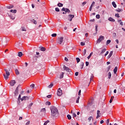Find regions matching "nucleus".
Returning <instances> with one entry per match:
<instances>
[{
    "instance_id": "obj_22",
    "label": "nucleus",
    "mask_w": 125,
    "mask_h": 125,
    "mask_svg": "<svg viewBox=\"0 0 125 125\" xmlns=\"http://www.w3.org/2000/svg\"><path fill=\"white\" fill-rule=\"evenodd\" d=\"M64 77V73L63 72H62L61 75H60V79H63V78Z\"/></svg>"
},
{
    "instance_id": "obj_46",
    "label": "nucleus",
    "mask_w": 125,
    "mask_h": 125,
    "mask_svg": "<svg viewBox=\"0 0 125 125\" xmlns=\"http://www.w3.org/2000/svg\"><path fill=\"white\" fill-rule=\"evenodd\" d=\"M96 17L97 19H99L100 18V15L99 14H98L96 16Z\"/></svg>"
},
{
    "instance_id": "obj_29",
    "label": "nucleus",
    "mask_w": 125,
    "mask_h": 125,
    "mask_svg": "<svg viewBox=\"0 0 125 125\" xmlns=\"http://www.w3.org/2000/svg\"><path fill=\"white\" fill-rule=\"evenodd\" d=\"M92 54H93V52H91L90 55L87 57V59H89L91 56H92Z\"/></svg>"
},
{
    "instance_id": "obj_37",
    "label": "nucleus",
    "mask_w": 125,
    "mask_h": 125,
    "mask_svg": "<svg viewBox=\"0 0 125 125\" xmlns=\"http://www.w3.org/2000/svg\"><path fill=\"white\" fill-rule=\"evenodd\" d=\"M30 87L32 89L35 88V84L32 83L30 85Z\"/></svg>"
},
{
    "instance_id": "obj_35",
    "label": "nucleus",
    "mask_w": 125,
    "mask_h": 125,
    "mask_svg": "<svg viewBox=\"0 0 125 125\" xmlns=\"http://www.w3.org/2000/svg\"><path fill=\"white\" fill-rule=\"evenodd\" d=\"M67 117L68 118V120H71V119H72V117L69 114L67 115Z\"/></svg>"
},
{
    "instance_id": "obj_21",
    "label": "nucleus",
    "mask_w": 125,
    "mask_h": 125,
    "mask_svg": "<svg viewBox=\"0 0 125 125\" xmlns=\"http://www.w3.org/2000/svg\"><path fill=\"white\" fill-rule=\"evenodd\" d=\"M83 65H84L83 62H81L80 65V69H83Z\"/></svg>"
},
{
    "instance_id": "obj_61",
    "label": "nucleus",
    "mask_w": 125,
    "mask_h": 125,
    "mask_svg": "<svg viewBox=\"0 0 125 125\" xmlns=\"http://www.w3.org/2000/svg\"><path fill=\"white\" fill-rule=\"evenodd\" d=\"M47 98H51V95H48L47 96Z\"/></svg>"
},
{
    "instance_id": "obj_19",
    "label": "nucleus",
    "mask_w": 125,
    "mask_h": 125,
    "mask_svg": "<svg viewBox=\"0 0 125 125\" xmlns=\"http://www.w3.org/2000/svg\"><path fill=\"white\" fill-rule=\"evenodd\" d=\"M39 48L41 51H45L46 49L43 47H40Z\"/></svg>"
},
{
    "instance_id": "obj_54",
    "label": "nucleus",
    "mask_w": 125,
    "mask_h": 125,
    "mask_svg": "<svg viewBox=\"0 0 125 125\" xmlns=\"http://www.w3.org/2000/svg\"><path fill=\"white\" fill-rule=\"evenodd\" d=\"M82 92V90H80L79 92H78V95L79 96H81V93Z\"/></svg>"
},
{
    "instance_id": "obj_14",
    "label": "nucleus",
    "mask_w": 125,
    "mask_h": 125,
    "mask_svg": "<svg viewBox=\"0 0 125 125\" xmlns=\"http://www.w3.org/2000/svg\"><path fill=\"white\" fill-rule=\"evenodd\" d=\"M112 55H113V51H111L110 52V53L107 57L108 59H109V58H111V57H112Z\"/></svg>"
},
{
    "instance_id": "obj_5",
    "label": "nucleus",
    "mask_w": 125,
    "mask_h": 125,
    "mask_svg": "<svg viewBox=\"0 0 125 125\" xmlns=\"http://www.w3.org/2000/svg\"><path fill=\"white\" fill-rule=\"evenodd\" d=\"M63 70L64 71H66V72H68L69 73L71 72V69L65 65L63 66Z\"/></svg>"
},
{
    "instance_id": "obj_40",
    "label": "nucleus",
    "mask_w": 125,
    "mask_h": 125,
    "mask_svg": "<svg viewBox=\"0 0 125 125\" xmlns=\"http://www.w3.org/2000/svg\"><path fill=\"white\" fill-rule=\"evenodd\" d=\"M110 42H111V41L110 40H107L106 41V45H108V44H109Z\"/></svg>"
},
{
    "instance_id": "obj_31",
    "label": "nucleus",
    "mask_w": 125,
    "mask_h": 125,
    "mask_svg": "<svg viewBox=\"0 0 125 125\" xmlns=\"http://www.w3.org/2000/svg\"><path fill=\"white\" fill-rule=\"evenodd\" d=\"M58 6H59V7H62V6H63V4L61 3H59L58 4Z\"/></svg>"
},
{
    "instance_id": "obj_63",
    "label": "nucleus",
    "mask_w": 125,
    "mask_h": 125,
    "mask_svg": "<svg viewBox=\"0 0 125 125\" xmlns=\"http://www.w3.org/2000/svg\"><path fill=\"white\" fill-rule=\"evenodd\" d=\"M75 76H79V72H75Z\"/></svg>"
},
{
    "instance_id": "obj_3",
    "label": "nucleus",
    "mask_w": 125,
    "mask_h": 125,
    "mask_svg": "<svg viewBox=\"0 0 125 125\" xmlns=\"http://www.w3.org/2000/svg\"><path fill=\"white\" fill-rule=\"evenodd\" d=\"M43 67V65H42V64L39 63L36 65V68L37 69V70H42Z\"/></svg>"
},
{
    "instance_id": "obj_49",
    "label": "nucleus",
    "mask_w": 125,
    "mask_h": 125,
    "mask_svg": "<svg viewBox=\"0 0 125 125\" xmlns=\"http://www.w3.org/2000/svg\"><path fill=\"white\" fill-rule=\"evenodd\" d=\"M80 100V96H79L76 100V103H79V101Z\"/></svg>"
},
{
    "instance_id": "obj_28",
    "label": "nucleus",
    "mask_w": 125,
    "mask_h": 125,
    "mask_svg": "<svg viewBox=\"0 0 125 125\" xmlns=\"http://www.w3.org/2000/svg\"><path fill=\"white\" fill-rule=\"evenodd\" d=\"M116 11H117V12H123V9H120V8H118V9L116 10Z\"/></svg>"
},
{
    "instance_id": "obj_59",
    "label": "nucleus",
    "mask_w": 125,
    "mask_h": 125,
    "mask_svg": "<svg viewBox=\"0 0 125 125\" xmlns=\"http://www.w3.org/2000/svg\"><path fill=\"white\" fill-rule=\"evenodd\" d=\"M84 4H86V1H84L83 3H82V5L83 6H84Z\"/></svg>"
},
{
    "instance_id": "obj_34",
    "label": "nucleus",
    "mask_w": 125,
    "mask_h": 125,
    "mask_svg": "<svg viewBox=\"0 0 125 125\" xmlns=\"http://www.w3.org/2000/svg\"><path fill=\"white\" fill-rule=\"evenodd\" d=\"M45 108H43L41 109V112H43V113H45Z\"/></svg>"
},
{
    "instance_id": "obj_50",
    "label": "nucleus",
    "mask_w": 125,
    "mask_h": 125,
    "mask_svg": "<svg viewBox=\"0 0 125 125\" xmlns=\"http://www.w3.org/2000/svg\"><path fill=\"white\" fill-rule=\"evenodd\" d=\"M98 28V25H96V26H95V30H96V33H97V31H98L97 28Z\"/></svg>"
},
{
    "instance_id": "obj_9",
    "label": "nucleus",
    "mask_w": 125,
    "mask_h": 125,
    "mask_svg": "<svg viewBox=\"0 0 125 125\" xmlns=\"http://www.w3.org/2000/svg\"><path fill=\"white\" fill-rule=\"evenodd\" d=\"M15 83H16V81H15V80H11L10 82V85L11 86H14V84H15Z\"/></svg>"
},
{
    "instance_id": "obj_32",
    "label": "nucleus",
    "mask_w": 125,
    "mask_h": 125,
    "mask_svg": "<svg viewBox=\"0 0 125 125\" xmlns=\"http://www.w3.org/2000/svg\"><path fill=\"white\" fill-rule=\"evenodd\" d=\"M86 54V49H84L83 51V55L84 56Z\"/></svg>"
},
{
    "instance_id": "obj_26",
    "label": "nucleus",
    "mask_w": 125,
    "mask_h": 125,
    "mask_svg": "<svg viewBox=\"0 0 125 125\" xmlns=\"http://www.w3.org/2000/svg\"><path fill=\"white\" fill-rule=\"evenodd\" d=\"M8 76H9V75H7L6 74V75L5 74H3V76H4V79L5 80H7L8 79Z\"/></svg>"
},
{
    "instance_id": "obj_30",
    "label": "nucleus",
    "mask_w": 125,
    "mask_h": 125,
    "mask_svg": "<svg viewBox=\"0 0 125 125\" xmlns=\"http://www.w3.org/2000/svg\"><path fill=\"white\" fill-rule=\"evenodd\" d=\"M114 99V96H112L111 97V99L109 101V103H112V102H113V100Z\"/></svg>"
},
{
    "instance_id": "obj_1",
    "label": "nucleus",
    "mask_w": 125,
    "mask_h": 125,
    "mask_svg": "<svg viewBox=\"0 0 125 125\" xmlns=\"http://www.w3.org/2000/svg\"><path fill=\"white\" fill-rule=\"evenodd\" d=\"M51 113L52 117L57 118L59 116V112L58 109L55 106L52 105L50 107Z\"/></svg>"
},
{
    "instance_id": "obj_12",
    "label": "nucleus",
    "mask_w": 125,
    "mask_h": 125,
    "mask_svg": "<svg viewBox=\"0 0 125 125\" xmlns=\"http://www.w3.org/2000/svg\"><path fill=\"white\" fill-rule=\"evenodd\" d=\"M69 17L70 18V19H69V21L71 22L72 21V19L75 17V16L74 15H68Z\"/></svg>"
},
{
    "instance_id": "obj_4",
    "label": "nucleus",
    "mask_w": 125,
    "mask_h": 125,
    "mask_svg": "<svg viewBox=\"0 0 125 125\" xmlns=\"http://www.w3.org/2000/svg\"><path fill=\"white\" fill-rule=\"evenodd\" d=\"M104 40V36H100L97 40V42H101L102 41Z\"/></svg>"
},
{
    "instance_id": "obj_36",
    "label": "nucleus",
    "mask_w": 125,
    "mask_h": 125,
    "mask_svg": "<svg viewBox=\"0 0 125 125\" xmlns=\"http://www.w3.org/2000/svg\"><path fill=\"white\" fill-rule=\"evenodd\" d=\"M105 51H106V48H104L102 50V52H101V54H103V53H104Z\"/></svg>"
},
{
    "instance_id": "obj_6",
    "label": "nucleus",
    "mask_w": 125,
    "mask_h": 125,
    "mask_svg": "<svg viewBox=\"0 0 125 125\" xmlns=\"http://www.w3.org/2000/svg\"><path fill=\"white\" fill-rule=\"evenodd\" d=\"M4 71L6 73V75H7V76H9L10 75V73H9V72L10 71V68H5L4 69Z\"/></svg>"
},
{
    "instance_id": "obj_8",
    "label": "nucleus",
    "mask_w": 125,
    "mask_h": 125,
    "mask_svg": "<svg viewBox=\"0 0 125 125\" xmlns=\"http://www.w3.org/2000/svg\"><path fill=\"white\" fill-rule=\"evenodd\" d=\"M19 86H18V87L16 88L15 92H14V94H15V96H17V95H18V92L19 91Z\"/></svg>"
},
{
    "instance_id": "obj_17",
    "label": "nucleus",
    "mask_w": 125,
    "mask_h": 125,
    "mask_svg": "<svg viewBox=\"0 0 125 125\" xmlns=\"http://www.w3.org/2000/svg\"><path fill=\"white\" fill-rule=\"evenodd\" d=\"M10 12L15 14L16 13V12H17V10L16 9H14V10L11 9L10 10Z\"/></svg>"
},
{
    "instance_id": "obj_52",
    "label": "nucleus",
    "mask_w": 125,
    "mask_h": 125,
    "mask_svg": "<svg viewBox=\"0 0 125 125\" xmlns=\"http://www.w3.org/2000/svg\"><path fill=\"white\" fill-rule=\"evenodd\" d=\"M20 100H21L18 99L17 103H18V105H19V104H20V103H21V102L20 101Z\"/></svg>"
},
{
    "instance_id": "obj_33",
    "label": "nucleus",
    "mask_w": 125,
    "mask_h": 125,
    "mask_svg": "<svg viewBox=\"0 0 125 125\" xmlns=\"http://www.w3.org/2000/svg\"><path fill=\"white\" fill-rule=\"evenodd\" d=\"M94 76H93V74H90V81H91V80H92V79H93V77Z\"/></svg>"
},
{
    "instance_id": "obj_13",
    "label": "nucleus",
    "mask_w": 125,
    "mask_h": 125,
    "mask_svg": "<svg viewBox=\"0 0 125 125\" xmlns=\"http://www.w3.org/2000/svg\"><path fill=\"white\" fill-rule=\"evenodd\" d=\"M13 7H14L13 5H9L6 6V8H8V9H11V8H13Z\"/></svg>"
},
{
    "instance_id": "obj_44",
    "label": "nucleus",
    "mask_w": 125,
    "mask_h": 125,
    "mask_svg": "<svg viewBox=\"0 0 125 125\" xmlns=\"http://www.w3.org/2000/svg\"><path fill=\"white\" fill-rule=\"evenodd\" d=\"M115 17H117V18H120V15L119 14V13L115 14Z\"/></svg>"
},
{
    "instance_id": "obj_55",
    "label": "nucleus",
    "mask_w": 125,
    "mask_h": 125,
    "mask_svg": "<svg viewBox=\"0 0 125 125\" xmlns=\"http://www.w3.org/2000/svg\"><path fill=\"white\" fill-rule=\"evenodd\" d=\"M64 60L65 61H66V62H68L69 61V60L68 59V58H67V57L64 58Z\"/></svg>"
},
{
    "instance_id": "obj_41",
    "label": "nucleus",
    "mask_w": 125,
    "mask_h": 125,
    "mask_svg": "<svg viewBox=\"0 0 125 125\" xmlns=\"http://www.w3.org/2000/svg\"><path fill=\"white\" fill-rule=\"evenodd\" d=\"M112 76V74H111V72L108 73V79H111V77Z\"/></svg>"
},
{
    "instance_id": "obj_38",
    "label": "nucleus",
    "mask_w": 125,
    "mask_h": 125,
    "mask_svg": "<svg viewBox=\"0 0 125 125\" xmlns=\"http://www.w3.org/2000/svg\"><path fill=\"white\" fill-rule=\"evenodd\" d=\"M15 73L16 75H19V71H18V69H16L15 70Z\"/></svg>"
},
{
    "instance_id": "obj_2",
    "label": "nucleus",
    "mask_w": 125,
    "mask_h": 125,
    "mask_svg": "<svg viewBox=\"0 0 125 125\" xmlns=\"http://www.w3.org/2000/svg\"><path fill=\"white\" fill-rule=\"evenodd\" d=\"M63 40H64V38L63 37L58 38L57 40L58 43L62 44V42H63Z\"/></svg>"
},
{
    "instance_id": "obj_60",
    "label": "nucleus",
    "mask_w": 125,
    "mask_h": 125,
    "mask_svg": "<svg viewBox=\"0 0 125 125\" xmlns=\"http://www.w3.org/2000/svg\"><path fill=\"white\" fill-rule=\"evenodd\" d=\"M91 10H92V5H91L89 8V11H91Z\"/></svg>"
},
{
    "instance_id": "obj_16",
    "label": "nucleus",
    "mask_w": 125,
    "mask_h": 125,
    "mask_svg": "<svg viewBox=\"0 0 125 125\" xmlns=\"http://www.w3.org/2000/svg\"><path fill=\"white\" fill-rule=\"evenodd\" d=\"M18 56H19V57H22V56H23V53H22V52H18Z\"/></svg>"
},
{
    "instance_id": "obj_27",
    "label": "nucleus",
    "mask_w": 125,
    "mask_h": 125,
    "mask_svg": "<svg viewBox=\"0 0 125 125\" xmlns=\"http://www.w3.org/2000/svg\"><path fill=\"white\" fill-rule=\"evenodd\" d=\"M91 119L93 120V117L92 116H90L88 118V122H90L91 121Z\"/></svg>"
},
{
    "instance_id": "obj_42",
    "label": "nucleus",
    "mask_w": 125,
    "mask_h": 125,
    "mask_svg": "<svg viewBox=\"0 0 125 125\" xmlns=\"http://www.w3.org/2000/svg\"><path fill=\"white\" fill-rule=\"evenodd\" d=\"M55 11H57V12H59V11H60V10L59 9V8L57 7L55 8Z\"/></svg>"
},
{
    "instance_id": "obj_64",
    "label": "nucleus",
    "mask_w": 125,
    "mask_h": 125,
    "mask_svg": "<svg viewBox=\"0 0 125 125\" xmlns=\"http://www.w3.org/2000/svg\"><path fill=\"white\" fill-rule=\"evenodd\" d=\"M18 99H20V100H21V99H22V98H21V95H19V98H18Z\"/></svg>"
},
{
    "instance_id": "obj_48",
    "label": "nucleus",
    "mask_w": 125,
    "mask_h": 125,
    "mask_svg": "<svg viewBox=\"0 0 125 125\" xmlns=\"http://www.w3.org/2000/svg\"><path fill=\"white\" fill-rule=\"evenodd\" d=\"M81 45H82V46L85 45V42H81Z\"/></svg>"
},
{
    "instance_id": "obj_18",
    "label": "nucleus",
    "mask_w": 125,
    "mask_h": 125,
    "mask_svg": "<svg viewBox=\"0 0 125 125\" xmlns=\"http://www.w3.org/2000/svg\"><path fill=\"white\" fill-rule=\"evenodd\" d=\"M117 71H118V67L117 66H116L113 70V72L114 74H117Z\"/></svg>"
},
{
    "instance_id": "obj_57",
    "label": "nucleus",
    "mask_w": 125,
    "mask_h": 125,
    "mask_svg": "<svg viewBox=\"0 0 125 125\" xmlns=\"http://www.w3.org/2000/svg\"><path fill=\"white\" fill-rule=\"evenodd\" d=\"M33 23L34 24H37V21L35 20H33Z\"/></svg>"
},
{
    "instance_id": "obj_58",
    "label": "nucleus",
    "mask_w": 125,
    "mask_h": 125,
    "mask_svg": "<svg viewBox=\"0 0 125 125\" xmlns=\"http://www.w3.org/2000/svg\"><path fill=\"white\" fill-rule=\"evenodd\" d=\"M85 64H86V67H87V66H88V64H89V62H86Z\"/></svg>"
},
{
    "instance_id": "obj_20",
    "label": "nucleus",
    "mask_w": 125,
    "mask_h": 125,
    "mask_svg": "<svg viewBox=\"0 0 125 125\" xmlns=\"http://www.w3.org/2000/svg\"><path fill=\"white\" fill-rule=\"evenodd\" d=\"M112 4L114 8H116V7H117V4H116V2L115 1H113L112 2Z\"/></svg>"
},
{
    "instance_id": "obj_15",
    "label": "nucleus",
    "mask_w": 125,
    "mask_h": 125,
    "mask_svg": "<svg viewBox=\"0 0 125 125\" xmlns=\"http://www.w3.org/2000/svg\"><path fill=\"white\" fill-rule=\"evenodd\" d=\"M108 21H110V22H115V19H113L111 17H109L108 19Z\"/></svg>"
},
{
    "instance_id": "obj_11",
    "label": "nucleus",
    "mask_w": 125,
    "mask_h": 125,
    "mask_svg": "<svg viewBox=\"0 0 125 125\" xmlns=\"http://www.w3.org/2000/svg\"><path fill=\"white\" fill-rule=\"evenodd\" d=\"M21 101H23V100H29V98L27 96H23L21 99Z\"/></svg>"
},
{
    "instance_id": "obj_25",
    "label": "nucleus",
    "mask_w": 125,
    "mask_h": 125,
    "mask_svg": "<svg viewBox=\"0 0 125 125\" xmlns=\"http://www.w3.org/2000/svg\"><path fill=\"white\" fill-rule=\"evenodd\" d=\"M33 106V103H30L28 105V109H31V107Z\"/></svg>"
},
{
    "instance_id": "obj_45",
    "label": "nucleus",
    "mask_w": 125,
    "mask_h": 125,
    "mask_svg": "<svg viewBox=\"0 0 125 125\" xmlns=\"http://www.w3.org/2000/svg\"><path fill=\"white\" fill-rule=\"evenodd\" d=\"M51 103L50 102H47L46 103V105H48V106H49V105H51Z\"/></svg>"
},
{
    "instance_id": "obj_7",
    "label": "nucleus",
    "mask_w": 125,
    "mask_h": 125,
    "mask_svg": "<svg viewBox=\"0 0 125 125\" xmlns=\"http://www.w3.org/2000/svg\"><path fill=\"white\" fill-rule=\"evenodd\" d=\"M57 95L58 96H61L62 95V90L60 88L58 90Z\"/></svg>"
},
{
    "instance_id": "obj_47",
    "label": "nucleus",
    "mask_w": 125,
    "mask_h": 125,
    "mask_svg": "<svg viewBox=\"0 0 125 125\" xmlns=\"http://www.w3.org/2000/svg\"><path fill=\"white\" fill-rule=\"evenodd\" d=\"M51 36L53 37H56V36H57V34H56V33H54V34H52Z\"/></svg>"
},
{
    "instance_id": "obj_10",
    "label": "nucleus",
    "mask_w": 125,
    "mask_h": 125,
    "mask_svg": "<svg viewBox=\"0 0 125 125\" xmlns=\"http://www.w3.org/2000/svg\"><path fill=\"white\" fill-rule=\"evenodd\" d=\"M101 115V113H100V111L97 110L96 119H98V118H100Z\"/></svg>"
},
{
    "instance_id": "obj_43",
    "label": "nucleus",
    "mask_w": 125,
    "mask_h": 125,
    "mask_svg": "<svg viewBox=\"0 0 125 125\" xmlns=\"http://www.w3.org/2000/svg\"><path fill=\"white\" fill-rule=\"evenodd\" d=\"M76 61H77V63H79V62H80V61H81V59H80V58H76Z\"/></svg>"
},
{
    "instance_id": "obj_24",
    "label": "nucleus",
    "mask_w": 125,
    "mask_h": 125,
    "mask_svg": "<svg viewBox=\"0 0 125 125\" xmlns=\"http://www.w3.org/2000/svg\"><path fill=\"white\" fill-rule=\"evenodd\" d=\"M67 9H68V8H62V11H65V13H67Z\"/></svg>"
},
{
    "instance_id": "obj_51",
    "label": "nucleus",
    "mask_w": 125,
    "mask_h": 125,
    "mask_svg": "<svg viewBox=\"0 0 125 125\" xmlns=\"http://www.w3.org/2000/svg\"><path fill=\"white\" fill-rule=\"evenodd\" d=\"M73 118H76V117H77V114H76V113H73Z\"/></svg>"
},
{
    "instance_id": "obj_39",
    "label": "nucleus",
    "mask_w": 125,
    "mask_h": 125,
    "mask_svg": "<svg viewBox=\"0 0 125 125\" xmlns=\"http://www.w3.org/2000/svg\"><path fill=\"white\" fill-rule=\"evenodd\" d=\"M49 120L46 121V122H44L43 125H47L48 124V123H49Z\"/></svg>"
},
{
    "instance_id": "obj_53",
    "label": "nucleus",
    "mask_w": 125,
    "mask_h": 125,
    "mask_svg": "<svg viewBox=\"0 0 125 125\" xmlns=\"http://www.w3.org/2000/svg\"><path fill=\"white\" fill-rule=\"evenodd\" d=\"M109 122H110V119H107V120H106V124H107V125H109Z\"/></svg>"
},
{
    "instance_id": "obj_56",
    "label": "nucleus",
    "mask_w": 125,
    "mask_h": 125,
    "mask_svg": "<svg viewBox=\"0 0 125 125\" xmlns=\"http://www.w3.org/2000/svg\"><path fill=\"white\" fill-rule=\"evenodd\" d=\"M21 30L22 31H24L25 32L26 29H25V27H21Z\"/></svg>"
},
{
    "instance_id": "obj_23",
    "label": "nucleus",
    "mask_w": 125,
    "mask_h": 125,
    "mask_svg": "<svg viewBox=\"0 0 125 125\" xmlns=\"http://www.w3.org/2000/svg\"><path fill=\"white\" fill-rule=\"evenodd\" d=\"M53 86V83H51L50 85L48 86V88H51Z\"/></svg>"
},
{
    "instance_id": "obj_62",
    "label": "nucleus",
    "mask_w": 125,
    "mask_h": 125,
    "mask_svg": "<svg viewBox=\"0 0 125 125\" xmlns=\"http://www.w3.org/2000/svg\"><path fill=\"white\" fill-rule=\"evenodd\" d=\"M95 3V2H94V1H93L92 2V4H91V5H92V7H93V5H94V4Z\"/></svg>"
}]
</instances>
